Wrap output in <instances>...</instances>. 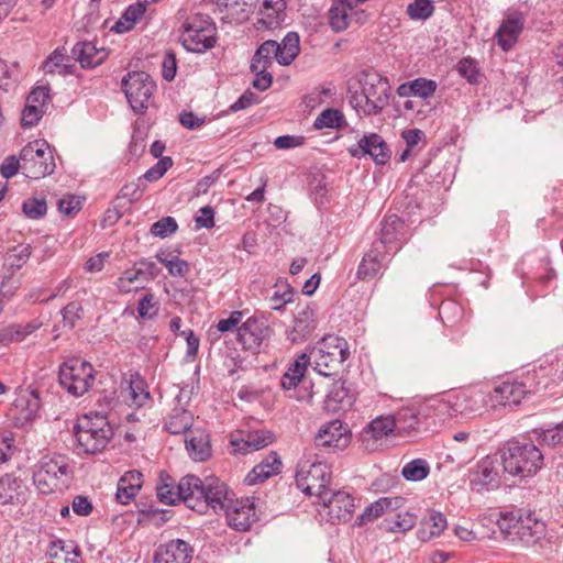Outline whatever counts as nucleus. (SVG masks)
Masks as SVG:
<instances>
[{
	"label": "nucleus",
	"instance_id": "7c9ffc66",
	"mask_svg": "<svg viewBox=\"0 0 563 563\" xmlns=\"http://www.w3.org/2000/svg\"><path fill=\"white\" fill-rule=\"evenodd\" d=\"M282 461L276 452H271L269 455L260 464L255 465L253 470L245 476L244 482L247 485H255L264 482L268 477L279 473Z\"/></svg>",
	"mask_w": 563,
	"mask_h": 563
},
{
	"label": "nucleus",
	"instance_id": "4be33fe9",
	"mask_svg": "<svg viewBox=\"0 0 563 563\" xmlns=\"http://www.w3.org/2000/svg\"><path fill=\"white\" fill-rule=\"evenodd\" d=\"M271 333L272 330L265 322L251 317L238 328V340L244 350L255 352Z\"/></svg>",
	"mask_w": 563,
	"mask_h": 563
},
{
	"label": "nucleus",
	"instance_id": "680f3d73",
	"mask_svg": "<svg viewBox=\"0 0 563 563\" xmlns=\"http://www.w3.org/2000/svg\"><path fill=\"white\" fill-rule=\"evenodd\" d=\"M423 526L429 528V538L440 536L446 527L445 517L438 511H432L428 518L424 519Z\"/></svg>",
	"mask_w": 563,
	"mask_h": 563
},
{
	"label": "nucleus",
	"instance_id": "052dcab7",
	"mask_svg": "<svg viewBox=\"0 0 563 563\" xmlns=\"http://www.w3.org/2000/svg\"><path fill=\"white\" fill-rule=\"evenodd\" d=\"M539 440L549 446L563 445V421L554 428L542 430Z\"/></svg>",
	"mask_w": 563,
	"mask_h": 563
},
{
	"label": "nucleus",
	"instance_id": "69168bd1",
	"mask_svg": "<svg viewBox=\"0 0 563 563\" xmlns=\"http://www.w3.org/2000/svg\"><path fill=\"white\" fill-rule=\"evenodd\" d=\"M294 298V291L289 287V285L286 286V289L284 291H275L269 298L268 303L269 308L273 310H280L284 308V306L288 302H291Z\"/></svg>",
	"mask_w": 563,
	"mask_h": 563
},
{
	"label": "nucleus",
	"instance_id": "f257e3e1",
	"mask_svg": "<svg viewBox=\"0 0 563 563\" xmlns=\"http://www.w3.org/2000/svg\"><path fill=\"white\" fill-rule=\"evenodd\" d=\"M159 479L161 484L156 487L159 501L175 505L181 500L189 509L201 515L208 512L210 501L219 505V496L224 492L216 476L201 479L196 475H186L179 481L176 490L173 479L167 474L161 473Z\"/></svg>",
	"mask_w": 563,
	"mask_h": 563
},
{
	"label": "nucleus",
	"instance_id": "13d9d810",
	"mask_svg": "<svg viewBox=\"0 0 563 563\" xmlns=\"http://www.w3.org/2000/svg\"><path fill=\"white\" fill-rule=\"evenodd\" d=\"M158 312V306L153 294L143 296L137 305V313L141 319H153Z\"/></svg>",
	"mask_w": 563,
	"mask_h": 563
},
{
	"label": "nucleus",
	"instance_id": "603ef678",
	"mask_svg": "<svg viewBox=\"0 0 563 563\" xmlns=\"http://www.w3.org/2000/svg\"><path fill=\"white\" fill-rule=\"evenodd\" d=\"M251 71L254 74L253 87L257 90H267L273 82V76L267 70V67L258 66L257 64H251Z\"/></svg>",
	"mask_w": 563,
	"mask_h": 563
},
{
	"label": "nucleus",
	"instance_id": "dca6fc26",
	"mask_svg": "<svg viewBox=\"0 0 563 563\" xmlns=\"http://www.w3.org/2000/svg\"><path fill=\"white\" fill-rule=\"evenodd\" d=\"M347 152L355 158L369 156L377 165H385L391 156L387 143L377 133L364 134Z\"/></svg>",
	"mask_w": 563,
	"mask_h": 563
},
{
	"label": "nucleus",
	"instance_id": "a19ab883",
	"mask_svg": "<svg viewBox=\"0 0 563 563\" xmlns=\"http://www.w3.org/2000/svg\"><path fill=\"white\" fill-rule=\"evenodd\" d=\"M192 422L194 417L190 411L183 408H175L166 422V429L172 434H180L191 431Z\"/></svg>",
	"mask_w": 563,
	"mask_h": 563
},
{
	"label": "nucleus",
	"instance_id": "423d86ee",
	"mask_svg": "<svg viewBox=\"0 0 563 563\" xmlns=\"http://www.w3.org/2000/svg\"><path fill=\"white\" fill-rule=\"evenodd\" d=\"M300 38L297 32H288L280 43L274 40L263 42L253 56L251 64L269 68L274 60L282 66L290 65L300 52Z\"/></svg>",
	"mask_w": 563,
	"mask_h": 563
},
{
	"label": "nucleus",
	"instance_id": "ddd939ff",
	"mask_svg": "<svg viewBox=\"0 0 563 563\" xmlns=\"http://www.w3.org/2000/svg\"><path fill=\"white\" fill-rule=\"evenodd\" d=\"M366 95L367 112L377 114L389 103L390 85L387 78L377 73L364 71L358 80Z\"/></svg>",
	"mask_w": 563,
	"mask_h": 563
},
{
	"label": "nucleus",
	"instance_id": "a878e982",
	"mask_svg": "<svg viewBox=\"0 0 563 563\" xmlns=\"http://www.w3.org/2000/svg\"><path fill=\"white\" fill-rule=\"evenodd\" d=\"M26 486L13 474L0 477V505H16L25 501Z\"/></svg>",
	"mask_w": 563,
	"mask_h": 563
},
{
	"label": "nucleus",
	"instance_id": "b1692460",
	"mask_svg": "<svg viewBox=\"0 0 563 563\" xmlns=\"http://www.w3.org/2000/svg\"><path fill=\"white\" fill-rule=\"evenodd\" d=\"M525 25V16L519 11L509 12L503 20L496 32L498 45L504 49H510L518 40Z\"/></svg>",
	"mask_w": 563,
	"mask_h": 563
},
{
	"label": "nucleus",
	"instance_id": "6e6552de",
	"mask_svg": "<svg viewBox=\"0 0 563 563\" xmlns=\"http://www.w3.org/2000/svg\"><path fill=\"white\" fill-rule=\"evenodd\" d=\"M22 159V172L31 179H40L51 175L56 165L53 151L48 143L43 140H35L27 143L20 152Z\"/></svg>",
	"mask_w": 563,
	"mask_h": 563
},
{
	"label": "nucleus",
	"instance_id": "5701e85b",
	"mask_svg": "<svg viewBox=\"0 0 563 563\" xmlns=\"http://www.w3.org/2000/svg\"><path fill=\"white\" fill-rule=\"evenodd\" d=\"M194 554L192 547L181 540L173 539L161 544L154 554V563H190Z\"/></svg>",
	"mask_w": 563,
	"mask_h": 563
},
{
	"label": "nucleus",
	"instance_id": "c85d7f7f",
	"mask_svg": "<svg viewBox=\"0 0 563 563\" xmlns=\"http://www.w3.org/2000/svg\"><path fill=\"white\" fill-rule=\"evenodd\" d=\"M389 253L372 244L371 250L363 256L356 275L358 279H371L374 278L382 267L384 262L387 260Z\"/></svg>",
	"mask_w": 563,
	"mask_h": 563
},
{
	"label": "nucleus",
	"instance_id": "c03bdc74",
	"mask_svg": "<svg viewBox=\"0 0 563 563\" xmlns=\"http://www.w3.org/2000/svg\"><path fill=\"white\" fill-rule=\"evenodd\" d=\"M430 473V465L423 459H415L404 465L401 470L402 476L407 481L420 482L428 477Z\"/></svg>",
	"mask_w": 563,
	"mask_h": 563
},
{
	"label": "nucleus",
	"instance_id": "6ab92c4d",
	"mask_svg": "<svg viewBox=\"0 0 563 563\" xmlns=\"http://www.w3.org/2000/svg\"><path fill=\"white\" fill-rule=\"evenodd\" d=\"M159 274V268L152 261L141 260L132 268L125 269L118 278L115 286L120 292H131L143 288L142 286L132 287L134 283L145 284L154 279Z\"/></svg>",
	"mask_w": 563,
	"mask_h": 563
},
{
	"label": "nucleus",
	"instance_id": "9d476101",
	"mask_svg": "<svg viewBox=\"0 0 563 563\" xmlns=\"http://www.w3.org/2000/svg\"><path fill=\"white\" fill-rule=\"evenodd\" d=\"M349 356L350 350L345 339L325 336L314 353V369L325 377L333 376Z\"/></svg>",
	"mask_w": 563,
	"mask_h": 563
},
{
	"label": "nucleus",
	"instance_id": "774afa93",
	"mask_svg": "<svg viewBox=\"0 0 563 563\" xmlns=\"http://www.w3.org/2000/svg\"><path fill=\"white\" fill-rule=\"evenodd\" d=\"M22 170V159L14 155L8 156L0 166V174L3 178L13 177L19 170Z\"/></svg>",
	"mask_w": 563,
	"mask_h": 563
},
{
	"label": "nucleus",
	"instance_id": "58836bf2",
	"mask_svg": "<svg viewBox=\"0 0 563 563\" xmlns=\"http://www.w3.org/2000/svg\"><path fill=\"white\" fill-rule=\"evenodd\" d=\"M155 258L167 268L168 274L173 277H185L190 271L187 261L179 258L170 252L161 250L156 253Z\"/></svg>",
	"mask_w": 563,
	"mask_h": 563
},
{
	"label": "nucleus",
	"instance_id": "e433bc0d",
	"mask_svg": "<svg viewBox=\"0 0 563 563\" xmlns=\"http://www.w3.org/2000/svg\"><path fill=\"white\" fill-rule=\"evenodd\" d=\"M417 523V516L409 511H398L386 517L380 527L388 532L404 533L412 529Z\"/></svg>",
	"mask_w": 563,
	"mask_h": 563
},
{
	"label": "nucleus",
	"instance_id": "a18cd8bd",
	"mask_svg": "<svg viewBox=\"0 0 563 563\" xmlns=\"http://www.w3.org/2000/svg\"><path fill=\"white\" fill-rule=\"evenodd\" d=\"M23 214L31 220H38L45 217L47 203L45 198L30 197L22 202Z\"/></svg>",
	"mask_w": 563,
	"mask_h": 563
},
{
	"label": "nucleus",
	"instance_id": "7ed1b4c3",
	"mask_svg": "<svg viewBox=\"0 0 563 563\" xmlns=\"http://www.w3.org/2000/svg\"><path fill=\"white\" fill-rule=\"evenodd\" d=\"M500 462L505 473L526 478L541 470L543 454L533 443L510 442L501 450Z\"/></svg>",
	"mask_w": 563,
	"mask_h": 563
},
{
	"label": "nucleus",
	"instance_id": "4d7b16f0",
	"mask_svg": "<svg viewBox=\"0 0 563 563\" xmlns=\"http://www.w3.org/2000/svg\"><path fill=\"white\" fill-rule=\"evenodd\" d=\"M44 113L43 108L37 104L25 102L21 115V125L23 128H31L37 124Z\"/></svg>",
	"mask_w": 563,
	"mask_h": 563
},
{
	"label": "nucleus",
	"instance_id": "37998d69",
	"mask_svg": "<svg viewBox=\"0 0 563 563\" xmlns=\"http://www.w3.org/2000/svg\"><path fill=\"white\" fill-rule=\"evenodd\" d=\"M397 427L395 418L390 416H380L374 419L364 430L363 435L378 440L387 437Z\"/></svg>",
	"mask_w": 563,
	"mask_h": 563
},
{
	"label": "nucleus",
	"instance_id": "ea45409f",
	"mask_svg": "<svg viewBox=\"0 0 563 563\" xmlns=\"http://www.w3.org/2000/svg\"><path fill=\"white\" fill-rule=\"evenodd\" d=\"M352 405V397L349 388L345 387L344 383L335 382L332 384L330 391L325 398V407L330 411H336L343 409L344 406Z\"/></svg>",
	"mask_w": 563,
	"mask_h": 563
},
{
	"label": "nucleus",
	"instance_id": "2eb2a0df",
	"mask_svg": "<svg viewBox=\"0 0 563 563\" xmlns=\"http://www.w3.org/2000/svg\"><path fill=\"white\" fill-rule=\"evenodd\" d=\"M456 417L474 418L492 410L487 391L482 389L464 390L452 394Z\"/></svg>",
	"mask_w": 563,
	"mask_h": 563
},
{
	"label": "nucleus",
	"instance_id": "5fc2aeb1",
	"mask_svg": "<svg viewBox=\"0 0 563 563\" xmlns=\"http://www.w3.org/2000/svg\"><path fill=\"white\" fill-rule=\"evenodd\" d=\"M173 166V159L169 156L161 157L159 161L147 169L142 176L146 181H156Z\"/></svg>",
	"mask_w": 563,
	"mask_h": 563
},
{
	"label": "nucleus",
	"instance_id": "aec40b11",
	"mask_svg": "<svg viewBox=\"0 0 563 563\" xmlns=\"http://www.w3.org/2000/svg\"><path fill=\"white\" fill-rule=\"evenodd\" d=\"M351 440V432L347 426L339 419L323 424L314 438L318 448L333 451L344 450Z\"/></svg>",
	"mask_w": 563,
	"mask_h": 563
},
{
	"label": "nucleus",
	"instance_id": "bf43d9fd",
	"mask_svg": "<svg viewBox=\"0 0 563 563\" xmlns=\"http://www.w3.org/2000/svg\"><path fill=\"white\" fill-rule=\"evenodd\" d=\"M383 515H385L383 506L379 499H377L376 501L372 503L364 509V511L355 520L354 525L362 527L367 522H373Z\"/></svg>",
	"mask_w": 563,
	"mask_h": 563
},
{
	"label": "nucleus",
	"instance_id": "6e6d98bb",
	"mask_svg": "<svg viewBox=\"0 0 563 563\" xmlns=\"http://www.w3.org/2000/svg\"><path fill=\"white\" fill-rule=\"evenodd\" d=\"M347 99L351 107L358 113L365 117L374 115V113L367 112V104L366 102V95L364 93L363 89L360 88V90H353L350 86L347 89Z\"/></svg>",
	"mask_w": 563,
	"mask_h": 563
},
{
	"label": "nucleus",
	"instance_id": "cd10ccee",
	"mask_svg": "<svg viewBox=\"0 0 563 563\" xmlns=\"http://www.w3.org/2000/svg\"><path fill=\"white\" fill-rule=\"evenodd\" d=\"M422 405V415L426 416L427 421L432 419L443 422L448 418L456 417L455 409L453 407L452 394L446 395L442 398H431L426 400Z\"/></svg>",
	"mask_w": 563,
	"mask_h": 563
},
{
	"label": "nucleus",
	"instance_id": "393cba45",
	"mask_svg": "<svg viewBox=\"0 0 563 563\" xmlns=\"http://www.w3.org/2000/svg\"><path fill=\"white\" fill-rule=\"evenodd\" d=\"M316 327L313 309L309 305L299 306L295 313L294 327L288 333V339L292 343L302 342L310 336Z\"/></svg>",
	"mask_w": 563,
	"mask_h": 563
},
{
	"label": "nucleus",
	"instance_id": "09e8293b",
	"mask_svg": "<svg viewBox=\"0 0 563 563\" xmlns=\"http://www.w3.org/2000/svg\"><path fill=\"white\" fill-rule=\"evenodd\" d=\"M178 230V224L173 217H163L151 225L150 232L154 236L165 239Z\"/></svg>",
	"mask_w": 563,
	"mask_h": 563
},
{
	"label": "nucleus",
	"instance_id": "4c0bfd02",
	"mask_svg": "<svg viewBox=\"0 0 563 563\" xmlns=\"http://www.w3.org/2000/svg\"><path fill=\"white\" fill-rule=\"evenodd\" d=\"M146 9L144 3L140 0L134 4L129 5L123 12L122 16L113 24L111 31L115 33L129 32L134 27V24L142 19Z\"/></svg>",
	"mask_w": 563,
	"mask_h": 563
},
{
	"label": "nucleus",
	"instance_id": "f8f14e48",
	"mask_svg": "<svg viewBox=\"0 0 563 563\" xmlns=\"http://www.w3.org/2000/svg\"><path fill=\"white\" fill-rule=\"evenodd\" d=\"M125 97L135 113H143L152 104L156 84L145 71H132L122 79Z\"/></svg>",
	"mask_w": 563,
	"mask_h": 563
},
{
	"label": "nucleus",
	"instance_id": "e2e57ef3",
	"mask_svg": "<svg viewBox=\"0 0 563 563\" xmlns=\"http://www.w3.org/2000/svg\"><path fill=\"white\" fill-rule=\"evenodd\" d=\"M413 82V96L427 99L431 97L438 87V84L432 79H427L423 77L417 78L412 80Z\"/></svg>",
	"mask_w": 563,
	"mask_h": 563
},
{
	"label": "nucleus",
	"instance_id": "8fccbe9b",
	"mask_svg": "<svg viewBox=\"0 0 563 563\" xmlns=\"http://www.w3.org/2000/svg\"><path fill=\"white\" fill-rule=\"evenodd\" d=\"M456 70L460 76L465 78L470 84L478 82L479 70L477 68L476 62L471 57L462 58L457 63Z\"/></svg>",
	"mask_w": 563,
	"mask_h": 563
},
{
	"label": "nucleus",
	"instance_id": "1a4fd4ad",
	"mask_svg": "<svg viewBox=\"0 0 563 563\" xmlns=\"http://www.w3.org/2000/svg\"><path fill=\"white\" fill-rule=\"evenodd\" d=\"M58 380L68 394L79 397L92 386L95 369L90 363L73 357L59 366Z\"/></svg>",
	"mask_w": 563,
	"mask_h": 563
},
{
	"label": "nucleus",
	"instance_id": "3c124183",
	"mask_svg": "<svg viewBox=\"0 0 563 563\" xmlns=\"http://www.w3.org/2000/svg\"><path fill=\"white\" fill-rule=\"evenodd\" d=\"M130 390L133 401L139 406H142L150 399V393L145 388V382L139 374L131 376Z\"/></svg>",
	"mask_w": 563,
	"mask_h": 563
},
{
	"label": "nucleus",
	"instance_id": "2f4dec72",
	"mask_svg": "<svg viewBox=\"0 0 563 563\" xmlns=\"http://www.w3.org/2000/svg\"><path fill=\"white\" fill-rule=\"evenodd\" d=\"M185 444L190 457L195 461L203 462L211 456L209 435L203 430H191L186 437Z\"/></svg>",
	"mask_w": 563,
	"mask_h": 563
},
{
	"label": "nucleus",
	"instance_id": "de8ad7c7",
	"mask_svg": "<svg viewBox=\"0 0 563 563\" xmlns=\"http://www.w3.org/2000/svg\"><path fill=\"white\" fill-rule=\"evenodd\" d=\"M19 64L13 63L8 65L3 59H0V89L9 91L10 88L19 80Z\"/></svg>",
	"mask_w": 563,
	"mask_h": 563
},
{
	"label": "nucleus",
	"instance_id": "39448f33",
	"mask_svg": "<svg viewBox=\"0 0 563 563\" xmlns=\"http://www.w3.org/2000/svg\"><path fill=\"white\" fill-rule=\"evenodd\" d=\"M77 449L85 454H97L108 445L113 437V430L107 418L96 413L95 418L89 416L74 428Z\"/></svg>",
	"mask_w": 563,
	"mask_h": 563
},
{
	"label": "nucleus",
	"instance_id": "0e129e2a",
	"mask_svg": "<svg viewBox=\"0 0 563 563\" xmlns=\"http://www.w3.org/2000/svg\"><path fill=\"white\" fill-rule=\"evenodd\" d=\"M82 308L76 303L70 302L62 309V317L64 327L68 329L75 328L77 321L81 318Z\"/></svg>",
	"mask_w": 563,
	"mask_h": 563
},
{
	"label": "nucleus",
	"instance_id": "f704fd0d",
	"mask_svg": "<svg viewBox=\"0 0 563 563\" xmlns=\"http://www.w3.org/2000/svg\"><path fill=\"white\" fill-rule=\"evenodd\" d=\"M397 427L404 430H416L421 424L427 423V418L422 415V405H415L400 409L394 417Z\"/></svg>",
	"mask_w": 563,
	"mask_h": 563
},
{
	"label": "nucleus",
	"instance_id": "473e14b6",
	"mask_svg": "<svg viewBox=\"0 0 563 563\" xmlns=\"http://www.w3.org/2000/svg\"><path fill=\"white\" fill-rule=\"evenodd\" d=\"M285 8V0H263L260 8L262 18L258 19L257 24L266 29L276 27L282 20L280 16L284 14Z\"/></svg>",
	"mask_w": 563,
	"mask_h": 563
},
{
	"label": "nucleus",
	"instance_id": "9b49d317",
	"mask_svg": "<svg viewBox=\"0 0 563 563\" xmlns=\"http://www.w3.org/2000/svg\"><path fill=\"white\" fill-rule=\"evenodd\" d=\"M330 467L322 462L301 461L296 473V484L306 495L316 496L318 500L330 489Z\"/></svg>",
	"mask_w": 563,
	"mask_h": 563
},
{
	"label": "nucleus",
	"instance_id": "79ce46f5",
	"mask_svg": "<svg viewBox=\"0 0 563 563\" xmlns=\"http://www.w3.org/2000/svg\"><path fill=\"white\" fill-rule=\"evenodd\" d=\"M345 124V117L341 110L328 108L316 118L313 128L316 130L342 129Z\"/></svg>",
	"mask_w": 563,
	"mask_h": 563
},
{
	"label": "nucleus",
	"instance_id": "72a5a7b5",
	"mask_svg": "<svg viewBox=\"0 0 563 563\" xmlns=\"http://www.w3.org/2000/svg\"><path fill=\"white\" fill-rule=\"evenodd\" d=\"M273 438L265 431L250 432L245 439L231 441L234 452L247 454L251 451L261 450L271 444Z\"/></svg>",
	"mask_w": 563,
	"mask_h": 563
},
{
	"label": "nucleus",
	"instance_id": "0eeeda50",
	"mask_svg": "<svg viewBox=\"0 0 563 563\" xmlns=\"http://www.w3.org/2000/svg\"><path fill=\"white\" fill-rule=\"evenodd\" d=\"M180 41L188 52L202 54L217 43L216 25L203 15L189 18L181 26Z\"/></svg>",
	"mask_w": 563,
	"mask_h": 563
},
{
	"label": "nucleus",
	"instance_id": "412c9836",
	"mask_svg": "<svg viewBox=\"0 0 563 563\" xmlns=\"http://www.w3.org/2000/svg\"><path fill=\"white\" fill-rule=\"evenodd\" d=\"M405 223L396 214L385 217L380 223L379 238L373 244L389 254L400 250Z\"/></svg>",
	"mask_w": 563,
	"mask_h": 563
},
{
	"label": "nucleus",
	"instance_id": "20e7f679",
	"mask_svg": "<svg viewBox=\"0 0 563 563\" xmlns=\"http://www.w3.org/2000/svg\"><path fill=\"white\" fill-rule=\"evenodd\" d=\"M219 484L223 486L224 492L219 496V505L210 501L208 510L212 509L216 514L223 511L228 526L236 531L244 532L250 530L257 520L254 500L250 498L233 499L234 494L229 490L227 484L220 478Z\"/></svg>",
	"mask_w": 563,
	"mask_h": 563
},
{
	"label": "nucleus",
	"instance_id": "a211bd4d",
	"mask_svg": "<svg viewBox=\"0 0 563 563\" xmlns=\"http://www.w3.org/2000/svg\"><path fill=\"white\" fill-rule=\"evenodd\" d=\"M500 463L497 455H487L478 461L470 473L472 489L481 493L485 489L498 487Z\"/></svg>",
	"mask_w": 563,
	"mask_h": 563
},
{
	"label": "nucleus",
	"instance_id": "f3484780",
	"mask_svg": "<svg viewBox=\"0 0 563 563\" xmlns=\"http://www.w3.org/2000/svg\"><path fill=\"white\" fill-rule=\"evenodd\" d=\"M529 393L530 389H528L523 382H503L487 391L489 408L497 410L500 407L518 406Z\"/></svg>",
	"mask_w": 563,
	"mask_h": 563
},
{
	"label": "nucleus",
	"instance_id": "49530a36",
	"mask_svg": "<svg viewBox=\"0 0 563 563\" xmlns=\"http://www.w3.org/2000/svg\"><path fill=\"white\" fill-rule=\"evenodd\" d=\"M434 11V5L431 0H415L407 7V14L411 20H427Z\"/></svg>",
	"mask_w": 563,
	"mask_h": 563
},
{
	"label": "nucleus",
	"instance_id": "c9c22d12",
	"mask_svg": "<svg viewBox=\"0 0 563 563\" xmlns=\"http://www.w3.org/2000/svg\"><path fill=\"white\" fill-rule=\"evenodd\" d=\"M67 474V464L62 456L43 457L36 468V479L40 482L44 476H48L51 482L58 479Z\"/></svg>",
	"mask_w": 563,
	"mask_h": 563
},
{
	"label": "nucleus",
	"instance_id": "f03ea898",
	"mask_svg": "<svg viewBox=\"0 0 563 563\" xmlns=\"http://www.w3.org/2000/svg\"><path fill=\"white\" fill-rule=\"evenodd\" d=\"M497 523L503 532L516 536L527 547L537 544L547 532L545 522L530 509L514 508L500 512Z\"/></svg>",
	"mask_w": 563,
	"mask_h": 563
},
{
	"label": "nucleus",
	"instance_id": "bb28decb",
	"mask_svg": "<svg viewBox=\"0 0 563 563\" xmlns=\"http://www.w3.org/2000/svg\"><path fill=\"white\" fill-rule=\"evenodd\" d=\"M71 55L82 68H93L107 59L108 52L103 47L98 48L92 42L85 41L74 45Z\"/></svg>",
	"mask_w": 563,
	"mask_h": 563
},
{
	"label": "nucleus",
	"instance_id": "338daca9",
	"mask_svg": "<svg viewBox=\"0 0 563 563\" xmlns=\"http://www.w3.org/2000/svg\"><path fill=\"white\" fill-rule=\"evenodd\" d=\"M57 208L59 212L73 216L81 209V201L76 196H66L58 200Z\"/></svg>",
	"mask_w": 563,
	"mask_h": 563
},
{
	"label": "nucleus",
	"instance_id": "4468645a",
	"mask_svg": "<svg viewBox=\"0 0 563 563\" xmlns=\"http://www.w3.org/2000/svg\"><path fill=\"white\" fill-rule=\"evenodd\" d=\"M319 504L322 506L319 514L325 516L327 520L332 525L350 520L354 509L352 496L341 490L335 493L329 490L325 495H321Z\"/></svg>",
	"mask_w": 563,
	"mask_h": 563
},
{
	"label": "nucleus",
	"instance_id": "c756f323",
	"mask_svg": "<svg viewBox=\"0 0 563 563\" xmlns=\"http://www.w3.org/2000/svg\"><path fill=\"white\" fill-rule=\"evenodd\" d=\"M329 24L334 32L345 31L353 21L351 0H333L328 12Z\"/></svg>",
	"mask_w": 563,
	"mask_h": 563
},
{
	"label": "nucleus",
	"instance_id": "864d4df0",
	"mask_svg": "<svg viewBox=\"0 0 563 563\" xmlns=\"http://www.w3.org/2000/svg\"><path fill=\"white\" fill-rule=\"evenodd\" d=\"M65 62H69V56L64 48H57L46 58L43 64V69L45 74L58 73Z\"/></svg>",
	"mask_w": 563,
	"mask_h": 563
}]
</instances>
